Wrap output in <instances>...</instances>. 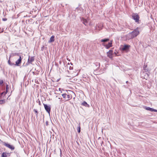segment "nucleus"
Listing matches in <instances>:
<instances>
[{
	"label": "nucleus",
	"instance_id": "nucleus-15",
	"mask_svg": "<svg viewBox=\"0 0 157 157\" xmlns=\"http://www.w3.org/2000/svg\"><path fill=\"white\" fill-rule=\"evenodd\" d=\"M9 86L8 84H6V91L5 92V93H7L8 92L9 90Z\"/></svg>",
	"mask_w": 157,
	"mask_h": 157
},
{
	"label": "nucleus",
	"instance_id": "nucleus-32",
	"mask_svg": "<svg viewBox=\"0 0 157 157\" xmlns=\"http://www.w3.org/2000/svg\"><path fill=\"white\" fill-rule=\"evenodd\" d=\"M129 46H128V48H129Z\"/></svg>",
	"mask_w": 157,
	"mask_h": 157
},
{
	"label": "nucleus",
	"instance_id": "nucleus-28",
	"mask_svg": "<svg viewBox=\"0 0 157 157\" xmlns=\"http://www.w3.org/2000/svg\"><path fill=\"white\" fill-rule=\"evenodd\" d=\"M97 64H98V65H99H99H100V63H97Z\"/></svg>",
	"mask_w": 157,
	"mask_h": 157
},
{
	"label": "nucleus",
	"instance_id": "nucleus-26",
	"mask_svg": "<svg viewBox=\"0 0 157 157\" xmlns=\"http://www.w3.org/2000/svg\"><path fill=\"white\" fill-rule=\"evenodd\" d=\"M2 20L3 21H6L7 20V19L6 18H3Z\"/></svg>",
	"mask_w": 157,
	"mask_h": 157
},
{
	"label": "nucleus",
	"instance_id": "nucleus-23",
	"mask_svg": "<svg viewBox=\"0 0 157 157\" xmlns=\"http://www.w3.org/2000/svg\"><path fill=\"white\" fill-rule=\"evenodd\" d=\"M5 102V100H0V104H3Z\"/></svg>",
	"mask_w": 157,
	"mask_h": 157
},
{
	"label": "nucleus",
	"instance_id": "nucleus-19",
	"mask_svg": "<svg viewBox=\"0 0 157 157\" xmlns=\"http://www.w3.org/2000/svg\"><path fill=\"white\" fill-rule=\"evenodd\" d=\"M8 63L11 66L14 65L15 64L14 63H12L10 61V59H9L8 61Z\"/></svg>",
	"mask_w": 157,
	"mask_h": 157
},
{
	"label": "nucleus",
	"instance_id": "nucleus-5",
	"mask_svg": "<svg viewBox=\"0 0 157 157\" xmlns=\"http://www.w3.org/2000/svg\"><path fill=\"white\" fill-rule=\"evenodd\" d=\"M120 49L122 52L127 51L128 50V45H121L120 48Z\"/></svg>",
	"mask_w": 157,
	"mask_h": 157
},
{
	"label": "nucleus",
	"instance_id": "nucleus-27",
	"mask_svg": "<svg viewBox=\"0 0 157 157\" xmlns=\"http://www.w3.org/2000/svg\"><path fill=\"white\" fill-rule=\"evenodd\" d=\"M113 55L115 54V55H117V54L115 52H114V53L113 52Z\"/></svg>",
	"mask_w": 157,
	"mask_h": 157
},
{
	"label": "nucleus",
	"instance_id": "nucleus-16",
	"mask_svg": "<svg viewBox=\"0 0 157 157\" xmlns=\"http://www.w3.org/2000/svg\"><path fill=\"white\" fill-rule=\"evenodd\" d=\"M109 39H102L101 40V42H106L109 41Z\"/></svg>",
	"mask_w": 157,
	"mask_h": 157
},
{
	"label": "nucleus",
	"instance_id": "nucleus-13",
	"mask_svg": "<svg viewBox=\"0 0 157 157\" xmlns=\"http://www.w3.org/2000/svg\"><path fill=\"white\" fill-rule=\"evenodd\" d=\"M54 37L55 36H51L49 39L48 42L51 43L53 42L54 41Z\"/></svg>",
	"mask_w": 157,
	"mask_h": 157
},
{
	"label": "nucleus",
	"instance_id": "nucleus-18",
	"mask_svg": "<svg viewBox=\"0 0 157 157\" xmlns=\"http://www.w3.org/2000/svg\"><path fill=\"white\" fill-rule=\"evenodd\" d=\"M7 153L5 152H3L2 155V157H6Z\"/></svg>",
	"mask_w": 157,
	"mask_h": 157
},
{
	"label": "nucleus",
	"instance_id": "nucleus-24",
	"mask_svg": "<svg viewBox=\"0 0 157 157\" xmlns=\"http://www.w3.org/2000/svg\"><path fill=\"white\" fill-rule=\"evenodd\" d=\"M3 83V80H0V84L2 85Z\"/></svg>",
	"mask_w": 157,
	"mask_h": 157
},
{
	"label": "nucleus",
	"instance_id": "nucleus-1",
	"mask_svg": "<svg viewBox=\"0 0 157 157\" xmlns=\"http://www.w3.org/2000/svg\"><path fill=\"white\" fill-rule=\"evenodd\" d=\"M140 33L139 31L137 28L134 29L133 31L130 33L128 35V38L130 39H132L136 37Z\"/></svg>",
	"mask_w": 157,
	"mask_h": 157
},
{
	"label": "nucleus",
	"instance_id": "nucleus-25",
	"mask_svg": "<svg viewBox=\"0 0 157 157\" xmlns=\"http://www.w3.org/2000/svg\"><path fill=\"white\" fill-rule=\"evenodd\" d=\"M33 111L35 113H36V115H37V111L36 109H34Z\"/></svg>",
	"mask_w": 157,
	"mask_h": 157
},
{
	"label": "nucleus",
	"instance_id": "nucleus-4",
	"mask_svg": "<svg viewBox=\"0 0 157 157\" xmlns=\"http://www.w3.org/2000/svg\"><path fill=\"white\" fill-rule=\"evenodd\" d=\"M2 143L4 146L12 150H13L14 149V147L13 146L10 145V144L7 143L5 142H3Z\"/></svg>",
	"mask_w": 157,
	"mask_h": 157
},
{
	"label": "nucleus",
	"instance_id": "nucleus-12",
	"mask_svg": "<svg viewBox=\"0 0 157 157\" xmlns=\"http://www.w3.org/2000/svg\"><path fill=\"white\" fill-rule=\"evenodd\" d=\"M105 46L106 48L108 49L112 46V43L111 42H109L108 44Z\"/></svg>",
	"mask_w": 157,
	"mask_h": 157
},
{
	"label": "nucleus",
	"instance_id": "nucleus-29",
	"mask_svg": "<svg viewBox=\"0 0 157 157\" xmlns=\"http://www.w3.org/2000/svg\"><path fill=\"white\" fill-rule=\"evenodd\" d=\"M60 89H61L60 88H59V90H60Z\"/></svg>",
	"mask_w": 157,
	"mask_h": 157
},
{
	"label": "nucleus",
	"instance_id": "nucleus-3",
	"mask_svg": "<svg viewBox=\"0 0 157 157\" xmlns=\"http://www.w3.org/2000/svg\"><path fill=\"white\" fill-rule=\"evenodd\" d=\"M132 16V18L136 22H137L138 23H139L140 17L137 13L133 14Z\"/></svg>",
	"mask_w": 157,
	"mask_h": 157
},
{
	"label": "nucleus",
	"instance_id": "nucleus-31",
	"mask_svg": "<svg viewBox=\"0 0 157 157\" xmlns=\"http://www.w3.org/2000/svg\"><path fill=\"white\" fill-rule=\"evenodd\" d=\"M58 99H60V98H58Z\"/></svg>",
	"mask_w": 157,
	"mask_h": 157
},
{
	"label": "nucleus",
	"instance_id": "nucleus-17",
	"mask_svg": "<svg viewBox=\"0 0 157 157\" xmlns=\"http://www.w3.org/2000/svg\"><path fill=\"white\" fill-rule=\"evenodd\" d=\"M67 98L68 99L67 100V101H68L72 98V96L71 95L68 94L67 95Z\"/></svg>",
	"mask_w": 157,
	"mask_h": 157
},
{
	"label": "nucleus",
	"instance_id": "nucleus-2",
	"mask_svg": "<svg viewBox=\"0 0 157 157\" xmlns=\"http://www.w3.org/2000/svg\"><path fill=\"white\" fill-rule=\"evenodd\" d=\"M13 56H19V59L16 61V65L17 66H19V64H20L21 62V56L19 55L18 53H13L12 54V55Z\"/></svg>",
	"mask_w": 157,
	"mask_h": 157
},
{
	"label": "nucleus",
	"instance_id": "nucleus-14",
	"mask_svg": "<svg viewBox=\"0 0 157 157\" xmlns=\"http://www.w3.org/2000/svg\"><path fill=\"white\" fill-rule=\"evenodd\" d=\"M82 105L86 107H89V105L87 104V103L85 101H83L82 103Z\"/></svg>",
	"mask_w": 157,
	"mask_h": 157
},
{
	"label": "nucleus",
	"instance_id": "nucleus-20",
	"mask_svg": "<svg viewBox=\"0 0 157 157\" xmlns=\"http://www.w3.org/2000/svg\"><path fill=\"white\" fill-rule=\"evenodd\" d=\"M67 95V94L66 93L63 94H62V96L65 99L66 98Z\"/></svg>",
	"mask_w": 157,
	"mask_h": 157
},
{
	"label": "nucleus",
	"instance_id": "nucleus-8",
	"mask_svg": "<svg viewBox=\"0 0 157 157\" xmlns=\"http://www.w3.org/2000/svg\"><path fill=\"white\" fill-rule=\"evenodd\" d=\"M107 56L110 58H112V55H113V51L112 50H110L109 52H107Z\"/></svg>",
	"mask_w": 157,
	"mask_h": 157
},
{
	"label": "nucleus",
	"instance_id": "nucleus-22",
	"mask_svg": "<svg viewBox=\"0 0 157 157\" xmlns=\"http://www.w3.org/2000/svg\"><path fill=\"white\" fill-rule=\"evenodd\" d=\"M7 93H5V92H4L1 93V96H4Z\"/></svg>",
	"mask_w": 157,
	"mask_h": 157
},
{
	"label": "nucleus",
	"instance_id": "nucleus-21",
	"mask_svg": "<svg viewBox=\"0 0 157 157\" xmlns=\"http://www.w3.org/2000/svg\"><path fill=\"white\" fill-rule=\"evenodd\" d=\"M78 132V133H79L81 131V128L80 126L79 125V127H78L77 129Z\"/></svg>",
	"mask_w": 157,
	"mask_h": 157
},
{
	"label": "nucleus",
	"instance_id": "nucleus-11",
	"mask_svg": "<svg viewBox=\"0 0 157 157\" xmlns=\"http://www.w3.org/2000/svg\"><path fill=\"white\" fill-rule=\"evenodd\" d=\"M102 25L101 24H99L95 27V30H101L102 29Z\"/></svg>",
	"mask_w": 157,
	"mask_h": 157
},
{
	"label": "nucleus",
	"instance_id": "nucleus-10",
	"mask_svg": "<svg viewBox=\"0 0 157 157\" xmlns=\"http://www.w3.org/2000/svg\"><path fill=\"white\" fill-rule=\"evenodd\" d=\"M34 60V58L33 57H29L28 59V63H31Z\"/></svg>",
	"mask_w": 157,
	"mask_h": 157
},
{
	"label": "nucleus",
	"instance_id": "nucleus-30",
	"mask_svg": "<svg viewBox=\"0 0 157 157\" xmlns=\"http://www.w3.org/2000/svg\"><path fill=\"white\" fill-rule=\"evenodd\" d=\"M126 83H128V81H126Z\"/></svg>",
	"mask_w": 157,
	"mask_h": 157
},
{
	"label": "nucleus",
	"instance_id": "nucleus-6",
	"mask_svg": "<svg viewBox=\"0 0 157 157\" xmlns=\"http://www.w3.org/2000/svg\"><path fill=\"white\" fill-rule=\"evenodd\" d=\"M81 20L82 23L85 25H87L89 22V21L88 20L86 19L83 18H81Z\"/></svg>",
	"mask_w": 157,
	"mask_h": 157
},
{
	"label": "nucleus",
	"instance_id": "nucleus-9",
	"mask_svg": "<svg viewBox=\"0 0 157 157\" xmlns=\"http://www.w3.org/2000/svg\"><path fill=\"white\" fill-rule=\"evenodd\" d=\"M144 109L146 110H149L151 112L154 111V112H157V110L155 109H153L151 108L148 107H145L144 108Z\"/></svg>",
	"mask_w": 157,
	"mask_h": 157
},
{
	"label": "nucleus",
	"instance_id": "nucleus-7",
	"mask_svg": "<svg viewBox=\"0 0 157 157\" xmlns=\"http://www.w3.org/2000/svg\"><path fill=\"white\" fill-rule=\"evenodd\" d=\"M44 108L46 111L48 113H50L51 108L50 106L48 105L47 104H44Z\"/></svg>",
	"mask_w": 157,
	"mask_h": 157
}]
</instances>
